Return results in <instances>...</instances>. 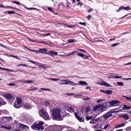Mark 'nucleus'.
I'll return each instance as SVG.
<instances>
[{
  "mask_svg": "<svg viewBox=\"0 0 131 131\" xmlns=\"http://www.w3.org/2000/svg\"><path fill=\"white\" fill-rule=\"evenodd\" d=\"M51 80L53 81H57L59 80V79H57L56 78L51 79H50Z\"/></svg>",
  "mask_w": 131,
  "mask_h": 131,
  "instance_id": "52",
  "label": "nucleus"
},
{
  "mask_svg": "<svg viewBox=\"0 0 131 131\" xmlns=\"http://www.w3.org/2000/svg\"><path fill=\"white\" fill-rule=\"evenodd\" d=\"M14 107L17 108H19L21 107V106L18 103H17L16 101L15 102L14 105Z\"/></svg>",
  "mask_w": 131,
  "mask_h": 131,
  "instance_id": "21",
  "label": "nucleus"
},
{
  "mask_svg": "<svg viewBox=\"0 0 131 131\" xmlns=\"http://www.w3.org/2000/svg\"><path fill=\"white\" fill-rule=\"evenodd\" d=\"M92 120L90 121V123L91 124H95V122L94 119H92Z\"/></svg>",
  "mask_w": 131,
  "mask_h": 131,
  "instance_id": "51",
  "label": "nucleus"
},
{
  "mask_svg": "<svg viewBox=\"0 0 131 131\" xmlns=\"http://www.w3.org/2000/svg\"><path fill=\"white\" fill-rule=\"evenodd\" d=\"M48 9L49 11H51L52 12H54V11L52 9L51 7H48Z\"/></svg>",
  "mask_w": 131,
  "mask_h": 131,
  "instance_id": "46",
  "label": "nucleus"
},
{
  "mask_svg": "<svg viewBox=\"0 0 131 131\" xmlns=\"http://www.w3.org/2000/svg\"><path fill=\"white\" fill-rule=\"evenodd\" d=\"M125 124L124 123L121 124H117L116 126L115 127V128H119V127L123 126H124Z\"/></svg>",
  "mask_w": 131,
  "mask_h": 131,
  "instance_id": "24",
  "label": "nucleus"
},
{
  "mask_svg": "<svg viewBox=\"0 0 131 131\" xmlns=\"http://www.w3.org/2000/svg\"><path fill=\"white\" fill-rule=\"evenodd\" d=\"M97 115L96 116H90L89 115H86L85 118L87 121H88L91 119H93L95 118L97 116Z\"/></svg>",
  "mask_w": 131,
  "mask_h": 131,
  "instance_id": "12",
  "label": "nucleus"
},
{
  "mask_svg": "<svg viewBox=\"0 0 131 131\" xmlns=\"http://www.w3.org/2000/svg\"><path fill=\"white\" fill-rule=\"evenodd\" d=\"M91 111V107L89 106L85 107H83L82 110L81 111L82 113H83V112H84L86 114H87L88 112H90Z\"/></svg>",
  "mask_w": 131,
  "mask_h": 131,
  "instance_id": "5",
  "label": "nucleus"
},
{
  "mask_svg": "<svg viewBox=\"0 0 131 131\" xmlns=\"http://www.w3.org/2000/svg\"><path fill=\"white\" fill-rule=\"evenodd\" d=\"M62 81L63 82H62L61 83H60V84H70L69 83V82H68L67 80H62Z\"/></svg>",
  "mask_w": 131,
  "mask_h": 131,
  "instance_id": "28",
  "label": "nucleus"
},
{
  "mask_svg": "<svg viewBox=\"0 0 131 131\" xmlns=\"http://www.w3.org/2000/svg\"><path fill=\"white\" fill-rule=\"evenodd\" d=\"M5 8H11L12 9H15V8L14 7H13L12 6H6L5 7Z\"/></svg>",
  "mask_w": 131,
  "mask_h": 131,
  "instance_id": "50",
  "label": "nucleus"
},
{
  "mask_svg": "<svg viewBox=\"0 0 131 131\" xmlns=\"http://www.w3.org/2000/svg\"><path fill=\"white\" fill-rule=\"evenodd\" d=\"M122 9H124V10H131V8L129 7L128 6H127L126 7H124L122 6Z\"/></svg>",
  "mask_w": 131,
  "mask_h": 131,
  "instance_id": "27",
  "label": "nucleus"
},
{
  "mask_svg": "<svg viewBox=\"0 0 131 131\" xmlns=\"http://www.w3.org/2000/svg\"><path fill=\"white\" fill-rule=\"evenodd\" d=\"M75 52H76L77 53H78L79 52L77 51H73L72 52L68 53L67 55H66V56H69L71 55H72Z\"/></svg>",
  "mask_w": 131,
  "mask_h": 131,
  "instance_id": "23",
  "label": "nucleus"
},
{
  "mask_svg": "<svg viewBox=\"0 0 131 131\" xmlns=\"http://www.w3.org/2000/svg\"><path fill=\"white\" fill-rule=\"evenodd\" d=\"M21 98L20 97H19L17 99V101L16 102H16L17 103H18L19 104H20L21 103Z\"/></svg>",
  "mask_w": 131,
  "mask_h": 131,
  "instance_id": "31",
  "label": "nucleus"
},
{
  "mask_svg": "<svg viewBox=\"0 0 131 131\" xmlns=\"http://www.w3.org/2000/svg\"><path fill=\"white\" fill-rule=\"evenodd\" d=\"M66 109L69 111H73V108H72L71 107H66Z\"/></svg>",
  "mask_w": 131,
  "mask_h": 131,
  "instance_id": "35",
  "label": "nucleus"
},
{
  "mask_svg": "<svg viewBox=\"0 0 131 131\" xmlns=\"http://www.w3.org/2000/svg\"><path fill=\"white\" fill-rule=\"evenodd\" d=\"M4 96L5 98L8 100H13L15 99V98L12 96L11 94L9 93L5 94Z\"/></svg>",
  "mask_w": 131,
  "mask_h": 131,
  "instance_id": "6",
  "label": "nucleus"
},
{
  "mask_svg": "<svg viewBox=\"0 0 131 131\" xmlns=\"http://www.w3.org/2000/svg\"><path fill=\"white\" fill-rule=\"evenodd\" d=\"M12 128L11 127H7L5 126V127H4V128L6 129H7L8 130H9L12 129Z\"/></svg>",
  "mask_w": 131,
  "mask_h": 131,
  "instance_id": "49",
  "label": "nucleus"
},
{
  "mask_svg": "<svg viewBox=\"0 0 131 131\" xmlns=\"http://www.w3.org/2000/svg\"><path fill=\"white\" fill-rule=\"evenodd\" d=\"M34 81L31 80H26L25 81V82L27 83H33Z\"/></svg>",
  "mask_w": 131,
  "mask_h": 131,
  "instance_id": "41",
  "label": "nucleus"
},
{
  "mask_svg": "<svg viewBox=\"0 0 131 131\" xmlns=\"http://www.w3.org/2000/svg\"><path fill=\"white\" fill-rule=\"evenodd\" d=\"M119 116L123 118L126 120L128 119L129 117L128 115H118Z\"/></svg>",
  "mask_w": 131,
  "mask_h": 131,
  "instance_id": "22",
  "label": "nucleus"
},
{
  "mask_svg": "<svg viewBox=\"0 0 131 131\" xmlns=\"http://www.w3.org/2000/svg\"><path fill=\"white\" fill-rule=\"evenodd\" d=\"M78 83L80 85H84L85 84L87 85L88 84L86 82L84 81H80Z\"/></svg>",
  "mask_w": 131,
  "mask_h": 131,
  "instance_id": "25",
  "label": "nucleus"
},
{
  "mask_svg": "<svg viewBox=\"0 0 131 131\" xmlns=\"http://www.w3.org/2000/svg\"><path fill=\"white\" fill-rule=\"evenodd\" d=\"M123 109L127 110L131 108V107L130 106H128L126 105H123Z\"/></svg>",
  "mask_w": 131,
  "mask_h": 131,
  "instance_id": "26",
  "label": "nucleus"
},
{
  "mask_svg": "<svg viewBox=\"0 0 131 131\" xmlns=\"http://www.w3.org/2000/svg\"><path fill=\"white\" fill-rule=\"evenodd\" d=\"M112 115H103L101 116L103 117L105 119H106L108 117L111 116Z\"/></svg>",
  "mask_w": 131,
  "mask_h": 131,
  "instance_id": "32",
  "label": "nucleus"
},
{
  "mask_svg": "<svg viewBox=\"0 0 131 131\" xmlns=\"http://www.w3.org/2000/svg\"><path fill=\"white\" fill-rule=\"evenodd\" d=\"M99 84L107 87H112L111 85L104 81L102 82L101 83H99Z\"/></svg>",
  "mask_w": 131,
  "mask_h": 131,
  "instance_id": "11",
  "label": "nucleus"
},
{
  "mask_svg": "<svg viewBox=\"0 0 131 131\" xmlns=\"http://www.w3.org/2000/svg\"><path fill=\"white\" fill-rule=\"evenodd\" d=\"M79 24H81V25H84L85 26H86V24L85 23V22L82 23V22H80L79 23Z\"/></svg>",
  "mask_w": 131,
  "mask_h": 131,
  "instance_id": "55",
  "label": "nucleus"
},
{
  "mask_svg": "<svg viewBox=\"0 0 131 131\" xmlns=\"http://www.w3.org/2000/svg\"><path fill=\"white\" fill-rule=\"evenodd\" d=\"M37 65L38 66H39L41 68H45V67L42 64V65Z\"/></svg>",
  "mask_w": 131,
  "mask_h": 131,
  "instance_id": "56",
  "label": "nucleus"
},
{
  "mask_svg": "<svg viewBox=\"0 0 131 131\" xmlns=\"http://www.w3.org/2000/svg\"><path fill=\"white\" fill-rule=\"evenodd\" d=\"M114 76V77H112V78H114L115 79H118L121 78L122 77V76H119L118 75H115Z\"/></svg>",
  "mask_w": 131,
  "mask_h": 131,
  "instance_id": "42",
  "label": "nucleus"
},
{
  "mask_svg": "<svg viewBox=\"0 0 131 131\" xmlns=\"http://www.w3.org/2000/svg\"><path fill=\"white\" fill-rule=\"evenodd\" d=\"M91 16L90 15H89L87 16V18H88V20H89L91 19Z\"/></svg>",
  "mask_w": 131,
  "mask_h": 131,
  "instance_id": "64",
  "label": "nucleus"
},
{
  "mask_svg": "<svg viewBox=\"0 0 131 131\" xmlns=\"http://www.w3.org/2000/svg\"><path fill=\"white\" fill-rule=\"evenodd\" d=\"M112 92V91L109 90H106V94H110Z\"/></svg>",
  "mask_w": 131,
  "mask_h": 131,
  "instance_id": "38",
  "label": "nucleus"
},
{
  "mask_svg": "<svg viewBox=\"0 0 131 131\" xmlns=\"http://www.w3.org/2000/svg\"><path fill=\"white\" fill-rule=\"evenodd\" d=\"M23 66L24 67H27V65H26V64H18L17 66V67L20 66Z\"/></svg>",
  "mask_w": 131,
  "mask_h": 131,
  "instance_id": "45",
  "label": "nucleus"
},
{
  "mask_svg": "<svg viewBox=\"0 0 131 131\" xmlns=\"http://www.w3.org/2000/svg\"><path fill=\"white\" fill-rule=\"evenodd\" d=\"M40 116L46 120H49L50 119V117L49 115H40Z\"/></svg>",
  "mask_w": 131,
  "mask_h": 131,
  "instance_id": "16",
  "label": "nucleus"
},
{
  "mask_svg": "<svg viewBox=\"0 0 131 131\" xmlns=\"http://www.w3.org/2000/svg\"><path fill=\"white\" fill-rule=\"evenodd\" d=\"M26 48L27 49L29 50H30L32 52H37V51H38V50H32L31 49L28 48L27 47H26Z\"/></svg>",
  "mask_w": 131,
  "mask_h": 131,
  "instance_id": "48",
  "label": "nucleus"
},
{
  "mask_svg": "<svg viewBox=\"0 0 131 131\" xmlns=\"http://www.w3.org/2000/svg\"><path fill=\"white\" fill-rule=\"evenodd\" d=\"M12 57L13 58H14L17 59L18 60H20V58H18L16 56H15L14 55H12Z\"/></svg>",
  "mask_w": 131,
  "mask_h": 131,
  "instance_id": "54",
  "label": "nucleus"
},
{
  "mask_svg": "<svg viewBox=\"0 0 131 131\" xmlns=\"http://www.w3.org/2000/svg\"><path fill=\"white\" fill-rule=\"evenodd\" d=\"M93 10V9L92 8H90L88 10V12L89 13L91 12Z\"/></svg>",
  "mask_w": 131,
  "mask_h": 131,
  "instance_id": "60",
  "label": "nucleus"
},
{
  "mask_svg": "<svg viewBox=\"0 0 131 131\" xmlns=\"http://www.w3.org/2000/svg\"><path fill=\"white\" fill-rule=\"evenodd\" d=\"M115 109H113L112 110H111L105 114L104 115H112V113H115L116 114L119 111H115Z\"/></svg>",
  "mask_w": 131,
  "mask_h": 131,
  "instance_id": "9",
  "label": "nucleus"
},
{
  "mask_svg": "<svg viewBox=\"0 0 131 131\" xmlns=\"http://www.w3.org/2000/svg\"><path fill=\"white\" fill-rule=\"evenodd\" d=\"M7 13L9 14H13L15 13V12L13 11H7Z\"/></svg>",
  "mask_w": 131,
  "mask_h": 131,
  "instance_id": "44",
  "label": "nucleus"
},
{
  "mask_svg": "<svg viewBox=\"0 0 131 131\" xmlns=\"http://www.w3.org/2000/svg\"><path fill=\"white\" fill-rule=\"evenodd\" d=\"M48 54L51 56H53V55L57 56L58 54V52L53 51L50 50L49 51Z\"/></svg>",
  "mask_w": 131,
  "mask_h": 131,
  "instance_id": "13",
  "label": "nucleus"
},
{
  "mask_svg": "<svg viewBox=\"0 0 131 131\" xmlns=\"http://www.w3.org/2000/svg\"><path fill=\"white\" fill-rule=\"evenodd\" d=\"M78 53V54H77L78 56H79L81 57H82L83 58L84 57V54H83L82 53H79V52Z\"/></svg>",
  "mask_w": 131,
  "mask_h": 131,
  "instance_id": "39",
  "label": "nucleus"
},
{
  "mask_svg": "<svg viewBox=\"0 0 131 131\" xmlns=\"http://www.w3.org/2000/svg\"><path fill=\"white\" fill-rule=\"evenodd\" d=\"M63 129L62 126L55 125L49 128L50 131H61Z\"/></svg>",
  "mask_w": 131,
  "mask_h": 131,
  "instance_id": "3",
  "label": "nucleus"
},
{
  "mask_svg": "<svg viewBox=\"0 0 131 131\" xmlns=\"http://www.w3.org/2000/svg\"><path fill=\"white\" fill-rule=\"evenodd\" d=\"M122 9V6H121L119 8V9L118 10H116V12H119V11Z\"/></svg>",
  "mask_w": 131,
  "mask_h": 131,
  "instance_id": "53",
  "label": "nucleus"
},
{
  "mask_svg": "<svg viewBox=\"0 0 131 131\" xmlns=\"http://www.w3.org/2000/svg\"><path fill=\"white\" fill-rule=\"evenodd\" d=\"M44 123L42 121H40L39 123L36 124L34 123L31 126V128L33 129L40 131H42L45 127L43 126Z\"/></svg>",
  "mask_w": 131,
  "mask_h": 131,
  "instance_id": "2",
  "label": "nucleus"
},
{
  "mask_svg": "<svg viewBox=\"0 0 131 131\" xmlns=\"http://www.w3.org/2000/svg\"><path fill=\"white\" fill-rule=\"evenodd\" d=\"M28 61H29V62H31L32 63L34 64H36L37 63V64L39 63L35 62V61H32V60H28Z\"/></svg>",
  "mask_w": 131,
  "mask_h": 131,
  "instance_id": "43",
  "label": "nucleus"
},
{
  "mask_svg": "<svg viewBox=\"0 0 131 131\" xmlns=\"http://www.w3.org/2000/svg\"><path fill=\"white\" fill-rule=\"evenodd\" d=\"M119 101L117 100H113L110 102L109 104L111 105H114L119 103Z\"/></svg>",
  "mask_w": 131,
  "mask_h": 131,
  "instance_id": "14",
  "label": "nucleus"
},
{
  "mask_svg": "<svg viewBox=\"0 0 131 131\" xmlns=\"http://www.w3.org/2000/svg\"><path fill=\"white\" fill-rule=\"evenodd\" d=\"M122 79L124 80H131V78H122Z\"/></svg>",
  "mask_w": 131,
  "mask_h": 131,
  "instance_id": "58",
  "label": "nucleus"
},
{
  "mask_svg": "<svg viewBox=\"0 0 131 131\" xmlns=\"http://www.w3.org/2000/svg\"><path fill=\"white\" fill-rule=\"evenodd\" d=\"M78 50L80 51H82L83 52H84V53H87L86 51L85 50H84L83 49H78Z\"/></svg>",
  "mask_w": 131,
  "mask_h": 131,
  "instance_id": "47",
  "label": "nucleus"
},
{
  "mask_svg": "<svg viewBox=\"0 0 131 131\" xmlns=\"http://www.w3.org/2000/svg\"><path fill=\"white\" fill-rule=\"evenodd\" d=\"M37 89V88H32V89H30L29 90H28V91H31L33 90H36Z\"/></svg>",
  "mask_w": 131,
  "mask_h": 131,
  "instance_id": "61",
  "label": "nucleus"
},
{
  "mask_svg": "<svg viewBox=\"0 0 131 131\" xmlns=\"http://www.w3.org/2000/svg\"><path fill=\"white\" fill-rule=\"evenodd\" d=\"M67 42L68 43H71L74 42L75 41L73 39H69L68 40Z\"/></svg>",
  "mask_w": 131,
  "mask_h": 131,
  "instance_id": "37",
  "label": "nucleus"
},
{
  "mask_svg": "<svg viewBox=\"0 0 131 131\" xmlns=\"http://www.w3.org/2000/svg\"><path fill=\"white\" fill-rule=\"evenodd\" d=\"M39 115H48L47 112L44 109L42 108L39 110Z\"/></svg>",
  "mask_w": 131,
  "mask_h": 131,
  "instance_id": "15",
  "label": "nucleus"
},
{
  "mask_svg": "<svg viewBox=\"0 0 131 131\" xmlns=\"http://www.w3.org/2000/svg\"><path fill=\"white\" fill-rule=\"evenodd\" d=\"M60 111L61 110L60 108H54L52 110V112L53 114L52 115H60Z\"/></svg>",
  "mask_w": 131,
  "mask_h": 131,
  "instance_id": "7",
  "label": "nucleus"
},
{
  "mask_svg": "<svg viewBox=\"0 0 131 131\" xmlns=\"http://www.w3.org/2000/svg\"><path fill=\"white\" fill-rule=\"evenodd\" d=\"M24 108L26 109H28L30 107V105L29 104H25L23 106Z\"/></svg>",
  "mask_w": 131,
  "mask_h": 131,
  "instance_id": "29",
  "label": "nucleus"
},
{
  "mask_svg": "<svg viewBox=\"0 0 131 131\" xmlns=\"http://www.w3.org/2000/svg\"><path fill=\"white\" fill-rule=\"evenodd\" d=\"M90 99L89 97L88 96H86L85 98H83V99L84 100H88Z\"/></svg>",
  "mask_w": 131,
  "mask_h": 131,
  "instance_id": "57",
  "label": "nucleus"
},
{
  "mask_svg": "<svg viewBox=\"0 0 131 131\" xmlns=\"http://www.w3.org/2000/svg\"><path fill=\"white\" fill-rule=\"evenodd\" d=\"M119 44V43H114V44H113L112 45V47H115V46H116L117 45H118Z\"/></svg>",
  "mask_w": 131,
  "mask_h": 131,
  "instance_id": "59",
  "label": "nucleus"
},
{
  "mask_svg": "<svg viewBox=\"0 0 131 131\" xmlns=\"http://www.w3.org/2000/svg\"><path fill=\"white\" fill-rule=\"evenodd\" d=\"M107 108L106 106H105L103 104H100L98 105H96L93 107V111H96L98 110L97 112V113L99 115L103 112L105 111V109Z\"/></svg>",
  "mask_w": 131,
  "mask_h": 131,
  "instance_id": "1",
  "label": "nucleus"
},
{
  "mask_svg": "<svg viewBox=\"0 0 131 131\" xmlns=\"http://www.w3.org/2000/svg\"><path fill=\"white\" fill-rule=\"evenodd\" d=\"M12 3H13L16 4L18 5H21L20 3V2H17L16 1H12Z\"/></svg>",
  "mask_w": 131,
  "mask_h": 131,
  "instance_id": "40",
  "label": "nucleus"
},
{
  "mask_svg": "<svg viewBox=\"0 0 131 131\" xmlns=\"http://www.w3.org/2000/svg\"><path fill=\"white\" fill-rule=\"evenodd\" d=\"M53 119L55 120H62L63 117L61 115H52Z\"/></svg>",
  "mask_w": 131,
  "mask_h": 131,
  "instance_id": "4",
  "label": "nucleus"
},
{
  "mask_svg": "<svg viewBox=\"0 0 131 131\" xmlns=\"http://www.w3.org/2000/svg\"><path fill=\"white\" fill-rule=\"evenodd\" d=\"M6 103L4 100L1 98H0V106L4 105L6 104Z\"/></svg>",
  "mask_w": 131,
  "mask_h": 131,
  "instance_id": "19",
  "label": "nucleus"
},
{
  "mask_svg": "<svg viewBox=\"0 0 131 131\" xmlns=\"http://www.w3.org/2000/svg\"><path fill=\"white\" fill-rule=\"evenodd\" d=\"M78 111L77 110L76 112H74V114L75 115H78V114H79V113L78 112Z\"/></svg>",
  "mask_w": 131,
  "mask_h": 131,
  "instance_id": "63",
  "label": "nucleus"
},
{
  "mask_svg": "<svg viewBox=\"0 0 131 131\" xmlns=\"http://www.w3.org/2000/svg\"><path fill=\"white\" fill-rule=\"evenodd\" d=\"M67 81L68 82H69L71 83V84H70L71 85H79V84L75 83L73 82H72L69 80H67Z\"/></svg>",
  "mask_w": 131,
  "mask_h": 131,
  "instance_id": "30",
  "label": "nucleus"
},
{
  "mask_svg": "<svg viewBox=\"0 0 131 131\" xmlns=\"http://www.w3.org/2000/svg\"><path fill=\"white\" fill-rule=\"evenodd\" d=\"M44 104L46 106H48L50 105V104L49 102L45 101L44 103Z\"/></svg>",
  "mask_w": 131,
  "mask_h": 131,
  "instance_id": "34",
  "label": "nucleus"
},
{
  "mask_svg": "<svg viewBox=\"0 0 131 131\" xmlns=\"http://www.w3.org/2000/svg\"><path fill=\"white\" fill-rule=\"evenodd\" d=\"M9 112L6 110H0V115H3L4 114H8Z\"/></svg>",
  "mask_w": 131,
  "mask_h": 131,
  "instance_id": "20",
  "label": "nucleus"
},
{
  "mask_svg": "<svg viewBox=\"0 0 131 131\" xmlns=\"http://www.w3.org/2000/svg\"><path fill=\"white\" fill-rule=\"evenodd\" d=\"M47 49L43 48V49H40L39 50L37 51L38 53H41L42 54L45 53L47 51Z\"/></svg>",
  "mask_w": 131,
  "mask_h": 131,
  "instance_id": "10",
  "label": "nucleus"
},
{
  "mask_svg": "<svg viewBox=\"0 0 131 131\" xmlns=\"http://www.w3.org/2000/svg\"><path fill=\"white\" fill-rule=\"evenodd\" d=\"M117 84H118V85L121 86H123L124 85L123 83L122 82H117Z\"/></svg>",
  "mask_w": 131,
  "mask_h": 131,
  "instance_id": "36",
  "label": "nucleus"
},
{
  "mask_svg": "<svg viewBox=\"0 0 131 131\" xmlns=\"http://www.w3.org/2000/svg\"><path fill=\"white\" fill-rule=\"evenodd\" d=\"M105 101V100L104 99H103V100H99L97 101L96 102L97 103H99L100 102L102 101Z\"/></svg>",
  "mask_w": 131,
  "mask_h": 131,
  "instance_id": "62",
  "label": "nucleus"
},
{
  "mask_svg": "<svg viewBox=\"0 0 131 131\" xmlns=\"http://www.w3.org/2000/svg\"><path fill=\"white\" fill-rule=\"evenodd\" d=\"M3 69H3V70L8 71L10 72H15V71L14 70H11L9 69L4 68H3Z\"/></svg>",
  "mask_w": 131,
  "mask_h": 131,
  "instance_id": "33",
  "label": "nucleus"
},
{
  "mask_svg": "<svg viewBox=\"0 0 131 131\" xmlns=\"http://www.w3.org/2000/svg\"><path fill=\"white\" fill-rule=\"evenodd\" d=\"M18 128H21L22 129H25L28 128V126L24 124L20 123L18 124L17 126Z\"/></svg>",
  "mask_w": 131,
  "mask_h": 131,
  "instance_id": "8",
  "label": "nucleus"
},
{
  "mask_svg": "<svg viewBox=\"0 0 131 131\" xmlns=\"http://www.w3.org/2000/svg\"><path fill=\"white\" fill-rule=\"evenodd\" d=\"M38 42L40 43H43L45 45H50L51 44V42L50 41H39Z\"/></svg>",
  "mask_w": 131,
  "mask_h": 131,
  "instance_id": "17",
  "label": "nucleus"
},
{
  "mask_svg": "<svg viewBox=\"0 0 131 131\" xmlns=\"http://www.w3.org/2000/svg\"><path fill=\"white\" fill-rule=\"evenodd\" d=\"M76 118L80 122H83L84 121V119L83 118L80 117L79 115H75Z\"/></svg>",
  "mask_w": 131,
  "mask_h": 131,
  "instance_id": "18",
  "label": "nucleus"
}]
</instances>
